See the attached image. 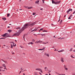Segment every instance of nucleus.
Wrapping results in <instances>:
<instances>
[{
    "label": "nucleus",
    "mask_w": 75,
    "mask_h": 75,
    "mask_svg": "<svg viewBox=\"0 0 75 75\" xmlns=\"http://www.w3.org/2000/svg\"><path fill=\"white\" fill-rule=\"evenodd\" d=\"M28 45H30L31 44V42H29L28 44Z\"/></svg>",
    "instance_id": "obj_42"
},
{
    "label": "nucleus",
    "mask_w": 75,
    "mask_h": 75,
    "mask_svg": "<svg viewBox=\"0 0 75 75\" xmlns=\"http://www.w3.org/2000/svg\"><path fill=\"white\" fill-rule=\"evenodd\" d=\"M12 54H14V52H12Z\"/></svg>",
    "instance_id": "obj_59"
},
{
    "label": "nucleus",
    "mask_w": 75,
    "mask_h": 75,
    "mask_svg": "<svg viewBox=\"0 0 75 75\" xmlns=\"http://www.w3.org/2000/svg\"><path fill=\"white\" fill-rule=\"evenodd\" d=\"M43 10V9L42 8H41L40 9V10Z\"/></svg>",
    "instance_id": "obj_52"
},
{
    "label": "nucleus",
    "mask_w": 75,
    "mask_h": 75,
    "mask_svg": "<svg viewBox=\"0 0 75 75\" xmlns=\"http://www.w3.org/2000/svg\"><path fill=\"white\" fill-rule=\"evenodd\" d=\"M70 11H72V9L71 8L69 9V10L67 11V13H68Z\"/></svg>",
    "instance_id": "obj_8"
},
{
    "label": "nucleus",
    "mask_w": 75,
    "mask_h": 75,
    "mask_svg": "<svg viewBox=\"0 0 75 75\" xmlns=\"http://www.w3.org/2000/svg\"><path fill=\"white\" fill-rule=\"evenodd\" d=\"M45 47H44L43 48V49H42V50H45Z\"/></svg>",
    "instance_id": "obj_43"
},
{
    "label": "nucleus",
    "mask_w": 75,
    "mask_h": 75,
    "mask_svg": "<svg viewBox=\"0 0 75 75\" xmlns=\"http://www.w3.org/2000/svg\"><path fill=\"white\" fill-rule=\"evenodd\" d=\"M11 43H12V44H13V45L14 47H15V45H14V43L13 42H11Z\"/></svg>",
    "instance_id": "obj_21"
},
{
    "label": "nucleus",
    "mask_w": 75,
    "mask_h": 75,
    "mask_svg": "<svg viewBox=\"0 0 75 75\" xmlns=\"http://www.w3.org/2000/svg\"><path fill=\"white\" fill-rule=\"evenodd\" d=\"M72 49H73V48H71L70 50H69V51H70V52H71V51H72Z\"/></svg>",
    "instance_id": "obj_18"
},
{
    "label": "nucleus",
    "mask_w": 75,
    "mask_h": 75,
    "mask_svg": "<svg viewBox=\"0 0 75 75\" xmlns=\"http://www.w3.org/2000/svg\"><path fill=\"white\" fill-rule=\"evenodd\" d=\"M65 69L66 71H67V70H68V68H66L65 69Z\"/></svg>",
    "instance_id": "obj_39"
},
{
    "label": "nucleus",
    "mask_w": 75,
    "mask_h": 75,
    "mask_svg": "<svg viewBox=\"0 0 75 75\" xmlns=\"http://www.w3.org/2000/svg\"><path fill=\"white\" fill-rule=\"evenodd\" d=\"M66 15H65L64 16V17H66Z\"/></svg>",
    "instance_id": "obj_60"
},
{
    "label": "nucleus",
    "mask_w": 75,
    "mask_h": 75,
    "mask_svg": "<svg viewBox=\"0 0 75 75\" xmlns=\"http://www.w3.org/2000/svg\"><path fill=\"white\" fill-rule=\"evenodd\" d=\"M30 44H31V45H33V44H34V43L31 42H30Z\"/></svg>",
    "instance_id": "obj_28"
},
{
    "label": "nucleus",
    "mask_w": 75,
    "mask_h": 75,
    "mask_svg": "<svg viewBox=\"0 0 75 75\" xmlns=\"http://www.w3.org/2000/svg\"><path fill=\"white\" fill-rule=\"evenodd\" d=\"M40 31H43V29L42 28L40 29Z\"/></svg>",
    "instance_id": "obj_40"
},
{
    "label": "nucleus",
    "mask_w": 75,
    "mask_h": 75,
    "mask_svg": "<svg viewBox=\"0 0 75 75\" xmlns=\"http://www.w3.org/2000/svg\"><path fill=\"white\" fill-rule=\"evenodd\" d=\"M8 32H9V33H11V31H12V30H8Z\"/></svg>",
    "instance_id": "obj_15"
},
{
    "label": "nucleus",
    "mask_w": 75,
    "mask_h": 75,
    "mask_svg": "<svg viewBox=\"0 0 75 75\" xmlns=\"http://www.w3.org/2000/svg\"><path fill=\"white\" fill-rule=\"evenodd\" d=\"M51 71H49L48 72V73H50V72H51Z\"/></svg>",
    "instance_id": "obj_45"
},
{
    "label": "nucleus",
    "mask_w": 75,
    "mask_h": 75,
    "mask_svg": "<svg viewBox=\"0 0 75 75\" xmlns=\"http://www.w3.org/2000/svg\"><path fill=\"white\" fill-rule=\"evenodd\" d=\"M65 38H60V40H62V39H64Z\"/></svg>",
    "instance_id": "obj_37"
},
{
    "label": "nucleus",
    "mask_w": 75,
    "mask_h": 75,
    "mask_svg": "<svg viewBox=\"0 0 75 75\" xmlns=\"http://www.w3.org/2000/svg\"><path fill=\"white\" fill-rule=\"evenodd\" d=\"M5 38H0V39H5Z\"/></svg>",
    "instance_id": "obj_32"
},
{
    "label": "nucleus",
    "mask_w": 75,
    "mask_h": 75,
    "mask_svg": "<svg viewBox=\"0 0 75 75\" xmlns=\"http://www.w3.org/2000/svg\"><path fill=\"white\" fill-rule=\"evenodd\" d=\"M20 27H18L16 28V29H20Z\"/></svg>",
    "instance_id": "obj_36"
},
{
    "label": "nucleus",
    "mask_w": 75,
    "mask_h": 75,
    "mask_svg": "<svg viewBox=\"0 0 75 75\" xmlns=\"http://www.w3.org/2000/svg\"><path fill=\"white\" fill-rule=\"evenodd\" d=\"M35 75H38V73L37 72H35L34 73Z\"/></svg>",
    "instance_id": "obj_16"
},
{
    "label": "nucleus",
    "mask_w": 75,
    "mask_h": 75,
    "mask_svg": "<svg viewBox=\"0 0 75 75\" xmlns=\"http://www.w3.org/2000/svg\"><path fill=\"white\" fill-rule=\"evenodd\" d=\"M60 61L62 62V63L64 62V58L61 57L60 59Z\"/></svg>",
    "instance_id": "obj_7"
},
{
    "label": "nucleus",
    "mask_w": 75,
    "mask_h": 75,
    "mask_svg": "<svg viewBox=\"0 0 75 75\" xmlns=\"http://www.w3.org/2000/svg\"><path fill=\"white\" fill-rule=\"evenodd\" d=\"M55 72L56 74H58V75L59 74V73H57V72Z\"/></svg>",
    "instance_id": "obj_44"
},
{
    "label": "nucleus",
    "mask_w": 75,
    "mask_h": 75,
    "mask_svg": "<svg viewBox=\"0 0 75 75\" xmlns=\"http://www.w3.org/2000/svg\"><path fill=\"white\" fill-rule=\"evenodd\" d=\"M35 24V22L32 23H27L21 29L22 31H24L25 29L28 28L29 26H30V27H32L33 25H34Z\"/></svg>",
    "instance_id": "obj_1"
},
{
    "label": "nucleus",
    "mask_w": 75,
    "mask_h": 75,
    "mask_svg": "<svg viewBox=\"0 0 75 75\" xmlns=\"http://www.w3.org/2000/svg\"><path fill=\"white\" fill-rule=\"evenodd\" d=\"M33 8V7L32 6L30 7H28V9H30L31 8Z\"/></svg>",
    "instance_id": "obj_19"
},
{
    "label": "nucleus",
    "mask_w": 75,
    "mask_h": 75,
    "mask_svg": "<svg viewBox=\"0 0 75 75\" xmlns=\"http://www.w3.org/2000/svg\"><path fill=\"white\" fill-rule=\"evenodd\" d=\"M41 31V30H39V32H40Z\"/></svg>",
    "instance_id": "obj_61"
},
{
    "label": "nucleus",
    "mask_w": 75,
    "mask_h": 75,
    "mask_svg": "<svg viewBox=\"0 0 75 75\" xmlns=\"http://www.w3.org/2000/svg\"><path fill=\"white\" fill-rule=\"evenodd\" d=\"M11 48H13V45L12 44H11Z\"/></svg>",
    "instance_id": "obj_41"
},
{
    "label": "nucleus",
    "mask_w": 75,
    "mask_h": 75,
    "mask_svg": "<svg viewBox=\"0 0 75 75\" xmlns=\"http://www.w3.org/2000/svg\"><path fill=\"white\" fill-rule=\"evenodd\" d=\"M42 35H43V36H44V35H45V34H42Z\"/></svg>",
    "instance_id": "obj_54"
},
{
    "label": "nucleus",
    "mask_w": 75,
    "mask_h": 75,
    "mask_svg": "<svg viewBox=\"0 0 75 75\" xmlns=\"http://www.w3.org/2000/svg\"><path fill=\"white\" fill-rule=\"evenodd\" d=\"M72 14L70 15V16H69V17L68 19H71V17H72Z\"/></svg>",
    "instance_id": "obj_13"
},
{
    "label": "nucleus",
    "mask_w": 75,
    "mask_h": 75,
    "mask_svg": "<svg viewBox=\"0 0 75 75\" xmlns=\"http://www.w3.org/2000/svg\"><path fill=\"white\" fill-rule=\"evenodd\" d=\"M32 42H35V40H34V39H32Z\"/></svg>",
    "instance_id": "obj_33"
},
{
    "label": "nucleus",
    "mask_w": 75,
    "mask_h": 75,
    "mask_svg": "<svg viewBox=\"0 0 75 75\" xmlns=\"http://www.w3.org/2000/svg\"><path fill=\"white\" fill-rule=\"evenodd\" d=\"M33 15H35V13H33Z\"/></svg>",
    "instance_id": "obj_50"
},
{
    "label": "nucleus",
    "mask_w": 75,
    "mask_h": 75,
    "mask_svg": "<svg viewBox=\"0 0 75 75\" xmlns=\"http://www.w3.org/2000/svg\"><path fill=\"white\" fill-rule=\"evenodd\" d=\"M8 33H6L4 35H2V37H10V36H9V35H8Z\"/></svg>",
    "instance_id": "obj_3"
},
{
    "label": "nucleus",
    "mask_w": 75,
    "mask_h": 75,
    "mask_svg": "<svg viewBox=\"0 0 75 75\" xmlns=\"http://www.w3.org/2000/svg\"><path fill=\"white\" fill-rule=\"evenodd\" d=\"M39 74L40 75H42V74L40 72H39Z\"/></svg>",
    "instance_id": "obj_51"
},
{
    "label": "nucleus",
    "mask_w": 75,
    "mask_h": 75,
    "mask_svg": "<svg viewBox=\"0 0 75 75\" xmlns=\"http://www.w3.org/2000/svg\"><path fill=\"white\" fill-rule=\"evenodd\" d=\"M49 75H51V74H50V73H49Z\"/></svg>",
    "instance_id": "obj_63"
},
{
    "label": "nucleus",
    "mask_w": 75,
    "mask_h": 75,
    "mask_svg": "<svg viewBox=\"0 0 75 75\" xmlns=\"http://www.w3.org/2000/svg\"><path fill=\"white\" fill-rule=\"evenodd\" d=\"M19 10H22V9H19Z\"/></svg>",
    "instance_id": "obj_64"
},
{
    "label": "nucleus",
    "mask_w": 75,
    "mask_h": 75,
    "mask_svg": "<svg viewBox=\"0 0 75 75\" xmlns=\"http://www.w3.org/2000/svg\"><path fill=\"white\" fill-rule=\"evenodd\" d=\"M37 30H38V28H37V29H34V30H32V31H37Z\"/></svg>",
    "instance_id": "obj_12"
},
{
    "label": "nucleus",
    "mask_w": 75,
    "mask_h": 75,
    "mask_svg": "<svg viewBox=\"0 0 75 75\" xmlns=\"http://www.w3.org/2000/svg\"><path fill=\"white\" fill-rule=\"evenodd\" d=\"M2 66L4 67H6V64H2Z\"/></svg>",
    "instance_id": "obj_17"
},
{
    "label": "nucleus",
    "mask_w": 75,
    "mask_h": 75,
    "mask_svg": "<svg viewBox=\"0 0 75 75\" xmlns=\"http://www.w3.org/2000/svg\"><path fill=\"white\" fill-rule=\"evenodd\" d=\"M39 1H35V4H39L38 3H39Z\"/></svg>",
    "instance_id": "obj_10"
},
{
    "label": "nucleus",
    "mask_w": 75,
    "mask_h": 75,
    "mask_svg": "<svg viewBox=\"0 0 75 75\" xmlns=\"http://www.w3.org/2000/svg\"><path fill=\"white\" fill-rule=\"evenodd\" d=\"M64 69L65 68H67V66L64 65Z\"/></svg>",
    "instance_id": "obj_29"
},
{
    "label": "nucleus",
    "mask_w": 75,
    "mask_h": 75,
    "mask_svg": "<svg viewBox=\"0 0 75 75\" xmlns=\"http://www.w3.org/2000/svg\"><path fill=\"white\" fill-rule=\"evenodd\" d=\"M35 70H36V71H40V72L41 73L42 72V70L41 69H40V68L36 69Z\"/></svg>",
    "instance_id": "obj_5"
},
{
    "label": "nucleus",
    "mask_w": 75,
    "mask_h": 75,
    "mask_svg": "<svg viewBox=\"0 0 75 75\" xmlns=\"http://www.w3.org/2000/svg\"><path fill=\"white\" fill-rule=\"evenodd\" d=\"M75 11H74V12H73V14H75Z\"/></svg>",
    "instance_id": "obj_57"
},
{
    "label": "nucleus",
    "mask_w": 75,
    "mask_h": 75,
    "mask_svg": "<svg viewBox=\"0 0 75 75\" xmlns=\"http://www.w3.org/2000/svg\"><path fill=\"white\" fill-rule=\"evenodd\" d=\"M61 2V1H55V2H54L55 4H59V3Z\"/></svg>",
    "instance_id": "obj_4"
},
{
    "label": "nucleus",
    "mask_w": 75,
    "mask_h": 75,
    "mask_svg": "<svg viewBox=\"0 0 75 75\" xmlns=\"http://www.w3.org/2000/svg\"><path fill=\"white\" fill-rule=\"evenodd\" d=\"M38 50H40L42 51V50H43V49H38Z\"/></svg>",
    "instance_id": "obj_34"
},
{
    "label": "nucleus",
    "mask_w": 75,
    "mask_h": 75,
    "mask_svg": "<svg viewBox=\"0 0 75 75\" xmlns=\"http://www.w3.org/2000/svg\"><path fill=\"white\" fill-rule=\"evenodd\" d=\"M23 31H22V30L21 29L17 33H15V34H14L13 35V36H19L20 35V33H22V32Z\"/></svg>",
    "instance_id": "obj_2"
},
{
    "label": "nucleus",
    "mask_w": 75,
    "mask_h": 75,
    "mask_svg": "<svg viewBox=\"0 0 75 75\" xmlns=\"http://www.w3.org/2000/svg\"><path fill=\"white\" fill-rule=\"evenodd\" d=\"M42 42V41H40V40L39 41H36L35 42V43L36 44H38V43H41Z\"/></svg>",
    "instance_id": "obj_6"
},
{
    "label": "nucleus",
    "mask_w": 75,
    "mask_h": 75,
    "mask_svg": "<svg viewBox=\"0 0 75 75\" xmlns=\"http://www.w3.org/2000/svg\"><path fill=\"white\" fill-rule=\"evenodd\" d=\"M4 62H5V63H7V62L6 61H3Z\"/></svg>",
    "instance_id": "obj_46"
},
{
    "label": "nucleus",
    "mask_w": 75,
    "mask_h": 75,
    "mask_svg": "<svg viewBox=\"0 0 75 75\" xmlns=\"http://www.w3.org/2000/svg\"><path fill=\"white\" fill-rule=\"evenodd\" d=\"M45 55H46V56H47V57H49L50 55H49V54H47V53H45Z\"/></svg>",
    "instance_id": "obj_9"
},
{
    "label": "nucleus",
    "mask_w": 75,
    "mask_h": 75,
    "mask_svg": "<svg viewBox=\"0 0 75 75\" xmlns=\"http://www.w3.org/2000/svg\"><path fill=\"white\" fill-rule=\"evenodd\" d=\"M33 35H35V34H34Z\"/></svg>",
    "instance_id": "obj_62"
},
{
    "label": "nucleus",
    "mask_w": 75,
    "mask_h": 75,
    "mask_svg": "<svg viewBox=\"0 0 75 75\" xmlns=\"http://www.w3.org/2000/svg\"><path fill=\"white\" fill-rule=\"evenodd\" d=\"M2 19L4 21H5V20H6V18H2Z\"/></svg>",
    "instance_id": "obj_11"
},
{
    "label": "nucleus",
    "mask_w": 75,
    "mask_h": 75,
    "mask_svg": "<svg viewBox=\"0 0 75 75\" xmlns=\"http://www.w3.org/2000/svg\"><path fill=\"white\" fill-rule=\"evenodd\" d=\"M10 16V13H8L7 14V16L9 17Z\"/></svg>",
    "instance_id": "obj_24"
},
{
    "label": "nucleus",
    "mask_w": 75,
    "mask_h": 75,
    "mask_svg": "<svg viewBox=\"0 0 75 75\" xmlns=\"http://www.w3.org/2000/svg\"><path fill=\"white\" fill-rule=\"evenodd\" d=\"M61 52H64V50L62 49L61 50Z\"/></svg>",
    "instance_id": "obj_25"
},
{
    "label": "nucleus",
    "mask_w": 75,
    "mask_h": 75,
    "mask_svg": "<svg viewBox=\"0 0 75 75\" xmlns=\"http://www.w3.org/2000/svg\"><path fill=\"white\" fill-rule=\"evenodd\" d=\"M21 71H20V73H19V74H20V73H21Z\"/></svg>",
    "instance_id": "obj_56"
},
{
    "label": "nucleus",
    "mask_w": 75,
    "mask_h": 75,
    "mask_svg": "<svg viewBox=\"0 0 75 75\" xmlns=\"http://www.w3.org/2000/svg\"><path fill=\"white\" fill-rule=\"evenodd\" d=\"M3 68V67H1V66L0 67V69H1Z\"/></svg>",
    "instance_id": "obj_49"
},
{
    "label": "nucleus",
    "mask_w": 75,
    "mask_h": 75,
    "mask_svg": "<svg viewBox=\"0 0 75 75\" xmlns=\"http://www.w3.org/2000/svg\"><path fill=\"white\" fill-rule=\"evenodd\" d=\"M43 32H48V31H47V30H44L43 31Z\"/></svg>",
    "instance_id": "obj_26"
},
{
    "label": "nucleus",
    "mask_w": 75,
    "mask_h": 75,
    "mask_svg": "<svg viewBox=\"0 0 75 75\" xmlns=\"http://www.w3.org/2000/svg\"><path fill=\"white\" fill-rule=\"evenodd\" d=\"M52 2L53 4H54V3L55 4V2L53 0H52Z\"/></svg>",
    "instance_id": "obj_20"
},
{
    "label": "nucleus",
    "mask_w": 75,
    "mask_h": 75,
    "mask_svg": "<svg viewBox=\"0 0 75 75\" xmlns=\"http://www.w3.org/2000/svg\"><path fill=\"white\" fill-rule=\"evenodd\" d=\"M20 47L21 48H24V47L23 46H20Z\"/></svg>",
    "instance_id": "obj_38"
},
{
    "label": "nucleus",
    "mask_w": 75,
    "mask_h": 75,
    "mask_svg": "<svg viewBox=\"0 0 75 75\" xmlns=\"http://www.w3.org/2000/svg\"><path fill=\"white\" fill-rule=\"evenodd\" d=\"M71 58H75V57H74V56H73V55H71Z\"/></svg>",
    "instance_id": "obj_23"
},
{
    "label": "nucleus",
    "mask_w": 75,
    "mask_h": 75,
    "mask_svg": "<svg viewBox=\"0 0 75 75\" xmlns=\"http://www.w3.org/2000/svg\"><path fill=\"white\" fill-rule=\"evenodd\" d=\"M40 35H41L42 36V37L43 36V35H42V34H40Z\"/></svg>",
    "instance_id": "obj_58"
},
{
    "label": "nucleus",
    "mask_w": 75,
    "mask_h": 75,
    "mask_svg": "<svg viewBox=\"0 0 75 75\" xmlns=\"http://www.w3.org/2000/svg\"><path fill=\"white\" fill-rule=\"evenodd\" d=\"M42 44H45H45H47V43L43 42H42Z\"/></svg>",
    "instance_id": "obj_30"
},
{
    "label": "nucleus",
    "mask_w": 75,
    "mask_h": 75,
    "mask_svg": "<svg viewBox=\"0 0 75 75\" xmlns=\"http://www.w3.org/2000/svg\"><path fill=\"white\" fill-rule=\"evenodd\" d=\"M45 71H47V70H48V68H47V67H45Z\"/></svg>",
    "instance_id": "obj_14"
},
{
    "label": "nucleus",
    "mask_w": 75,
    "mask_h": 75,
    "mask_svg": "<svg viewBox=\"0 0 75 75\" xmlns=\"http://www.w3.org/2000/svg\"><path fill=\"white\" fill-rule=\"evenodd\" d=\"M72 75H75V73H72Z\"/></svg>",
    "instance_id": "obj_35"
},
{
    "label": "nucleus",
    "mask_w": 75,
    "mask_h": 75,
    "mask_svg": "<svg viewBox=\"0 0 75 75\" xmlns=\"http://www.w3.org/2000/svg\"><path fill=\"white\" fill-rule=\"evenodd\" d=\"M61 52V50L58 51V52Z\"/></svg>",
    "instance_id": "obj_55"
},
{
    "label": "nucleus",
    "mask_w": 75,
    "mask_h": 75,
    "mask_svg": "<svg viewBox=\"0 0 75 75\" xmlns=\"http://www.w3.org/2000/svg\"><path fill=\"white\" fill-rule=\"evenodd\" d=\"M24 7H25V8H28V6H24Z\"/></svg>",
    "instance_id": "obj_31"
},
{
    "label": "nucleus",
    "mask_w": 75,
    "mask_h": 75,
    "mask_svg": "<svg viewBox=\"0 0 75 75\" xmlns=\"http://www.w3.org/2000/svg\"><path fill=\"white\" fill-rule=\"evenodd\" d=\"M52 48H54V49L55 48H54V46L52 47Z\"/></svg>",
    "instance_id": "obj_53"
},
{
    "label": "nucleus",
    "mask_w": 75,
    "mask_h": 75,
    "mask_svg": "<svg viewBox=\"0 0 75 75\" xmlns=\"http://www.w3.org/2000/svg\"><path fill=\"white\" fill-rule=\"evenodd\" d=\"M21 71H23V68H21Z\"/></svg>",
    "instance_id": "obj_48"
},
{
    "label": "nucleus",
    "mask_w": 75,
    "mask_h": 75,
    "mask_svg": "<svg viewBox=\"0 0 75 75\" xmlns=\"http://www.w3.org/2000/svg\"><path fill=\"white\" fill-rule=\"evenodd\" d=\"M62 23V20L60 22V24H61Z\"/></svg>",
    "instance_id": "obj_27"
},
{
    "label": "nucleus",
    "mask_w": 75,
    "mask_h": 75,
    "mask_svg": "<svg viewBox=\"0 0 75 75\" xmlns=\"http://www.w3.org/2000/svg\"><path fill=\"white\" fill-rule=\"evenodd\" d=\"M6 68V66L5 67V68H4V69H7Z\"/></svg>",
    "instance_id": "obj_47"
},
{
    "label": "nucleus",
    "mask_w": 75,
    "mask_h": 75,
    "mask_svg": "<svg viewBox=\"0 0 75 75\" xmlns=\"http://www.w3.org/2000/svg\"><path fill=\"white\" fill-rule=\"evenodd\" d=\"M25 35H24L23 36V38L24 39V40L25 41Z\"/></svg>",
    "instance_id": "obj_22"
}]
</instances>
